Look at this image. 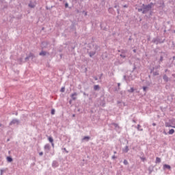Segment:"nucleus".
<instances>
[{
	"label": "nucleus",
	"instance_id": "obj_58",
	"mask_svg": "<svg viewBox=\"0 0 175 175\" xmlns=\"http://www.w3.org/2000/svg\"><path fill=\"white\" fill-rule=\"evenodd\" d=\"M59 1H62V0H59Z\"/></svg>",
	"mask_w": 175,
	"mask_h": 175
},
{
	"label": "nucleus",
	"instance_id": "obj_20",
	"mask_svg": "<svg viewBox=\"0 0 175 175\" xmlns=\"http://www.w3.org/2000/svg\"><path fill=\"white\" fill-rule=\"evenodd\" d=\"M142 126L140 124H138L137 126V131H143V129H141Z\"/></svg>",
	"mask_w": 175,
	"mask_h": 175
},
{
	"label": "nucleus",
	"instance_id": "obj_31",
	"mask_svg": "<svg viewBox=\"0 0 175 175\" xmlns=\"http://www.w3.org/2000/svg\"><path fill=\"white\" fill-rule=\"evenodd\" d=\"M123 163H124V165H128L129 163H128L127 160L124 159L123 161Z\"/></svg>",
	"mask_w": 175,
	"mask_h": 175
},
{
	"label": "nucleus",
	"instance_id": "obj_35",
	"mask_svg": "<svg viewBox=\"0 0 175 175\" xmlns=\"http://www.w3.org/2000/svg\"><path fill=\"white\" fill-rule=\"evenodd\" d=\"M0 172H1V175H2V174H3V172H5L3 170H0Z\"/></svg>",
	"mask_w": 175,
	"mask_h": 175
},
{
	"label": "nucleus",
	"instance_id": "obj_19",
	"mask_svg": "<svg viewBox=\"0 0 175 175\" xmlns=\"http://www.w3.org/2000/svg\"><path fill=\"white\" fill-rule=\"evenodd\" d=\"M8 162H13V159L11 157H7Z\"/></svg>",
	"mask_w": 175,
	"mask_h": 175
},
{
	"label": "nucleus",
	"instance_id": "obj_40",
	"mask_svg": "<svg viewBox=\"0 0 175 175\" xmlns=\"http://www.w3.org/2000/svg\"><path fill=\"white\" fill-rule=\"evenodd\" d=\"M83 95H86V96H88V94H86L85 92H83Z\"/></svg>",
	"mask_w": 175,
	"mask_h": 175
},
{
	"label": "nucleus",
	"instance_id": "obj_25",
	"mask_svg": "<svg viewBox=\"0 0 175 175\" xmlns=\"http://www.w3.org/2000/svg\"><path fill=\"white\" fill-rule=\"evenodd\" d=\"M135 91V89L133 88H131L130 90H128V92H133Z\"/></svg>",
	"mask_w": 175,
	"mask_h": 175
},
{
	"label": "nucleus",
	"instance_id": "obj_4",
	"mask_svg": "<svg viewBox=\"0 0 175 175\" xmlns=\"http://www.w3.org/2000/svg\"><path fill=\"white\" fill-rule=\"evenodd\" d=\"M124 80H125V81H126L128 83V81H132V80H133V78H132V76H129L128 78H126V76L124 75L123 77Z\"/></svg>",
	"mask_w": 175,
	"mask_h": 175
},
{
	"label": "nucleus",
	"instance_id": "obj_44",
	"mask_svg": "<svg viewBox=\"0 0 175 175\" xmlns=\"http://www.w3.org/2000/svg\"><path fill=\"white\" fill-rule=\"evenodd\" d=\"M65 7H66V8H68V3H66V4H65Z\"/></svg>",
	"mask_w": 175,
	"mask_h": 175
},
{
	"label": "nucleus",
	"instance_id": "obj_48",
	"mask_svg": "<svg viewBox=\"0 0 175 175\" xmlns=\"http://www.w3.org/2000/svg\"><path fill=\"white\" fill-rule=\"evenodd\" d=\"M118 85L120 87V85H121V83H118Z\"/></svg>",
	"mask_w": 175,
	"mask_h": 175
},
{
	"label": "nucleus",
	"instance_id": "obj_47",
	"mask_svg": "<svg viewBox=\"0 0 175 175\" xmlns=\"http://www.w3.org/2000/svg\"><path fill=\"white\" fill-rule=\"evenodd\" d=\"M51 145H52V146L54 147V143L53 142L51 143Z\"/></svg>",
	"mask_w": 175,
	"mask_h": 175
},
{
	"label": "nucleus",
	"instance_id": "obj_33",
	"mask_svg": "<svg viewBox=\"0 0 175 175\" xmlns=\"http://www.w3.org/2000/svg\"><path fill=\"white\" fill-rule=\"evenodd\" d=\"M162 61H163V56H161V57H160L159 62H162Z\"/></svg>",
	"mask_w": 175,
	"mask_h": 175
},
{
	"label": "nucleus",
	"instance_id": "obj_22",
	"mask_svg": "<svg viewBox=\"0 0 175 175\" xmlns=\"http://www.w3.org/2000/svg\"><path fill=\"white\" fill-rule=\"evenodd\" d=\"M46 51H41L40 53V55H42L43 57H44V55H46Z\"/></svg>",
	"mask_w": 175,
	"mask_h": 175
},
{
	"label": "nucleus",
	"instance_id": "obj_24",
	"mask_svg": "<svg viewBox=\"0 0 175 175\" xmlns=\"http://www.w3.org/2000/svg\"><path fill=\"white\" fill-rule=\"evenodd\" d=\"M48 140L50 143H53L54 139L51 137H49Z\"/></svg>",
	"mask_w": 175,
	"mask_h": 175
},
{
	"label": "nucleus",
	"instance_id": "obj_45",
	"mask_svg": "<svg viewBox=\"0 0 175 175\" xmlns=\"http://www.w3.org/2000/svg\"><path fill=\"white\" fill-rule=\"evenodd\" d=\"M133 53H136V49L133 50Z\"/></svg>",
	"mask_w": 175,
	"mask_h": 175
},
{
	"label": "nucleus",
	"instance_id": "obj_49",
	"mask_svg": "<svg viewBox=\"0 0 175 175\" xmlns=\"http://www.w3.org/2000/svg\"><path fill=\"white\" fill-rule=\"evenodd\" d=\"M133 122L136 123V120H133Z\"/></svg>",
	"mask_w": 175,
	"mask_h": 175
},
{
	"label": "nucleus",
	"instance_id": "obj_1",
	"mask_svg": "<svg viewBox=\"0 0 175 175\" xmlns=\"http://www.w3.org/2000/svg\"><path fill=\"white\" fill-rule=\"evenodd\" d=\"M152 5H154L152 3H150L148 5L142 4L141 8H138L137 10L138 12H142V14H147V13H150L151 14V9H152Z\"/></svg>",
	"mask_w": 175,
	"mask_h": 175
},
{
	"label": "nucleus",
	"instance_id": "obj_21",
	"mask_svg": "<svg viewBox=\"0 0 175 175\" xmlns=\"http://www.w3.org/2000/svg\"><path fill=\"white\" fill-rule=\"evenodd\" d=\"M174 133V129H172L169 131L168 135H173Z\"/></svg>",
	"mask_w": 175,
	"mask_h": 175
},
{
	"label": "nucleus",
	"instance_id": "obj_27",
	"mask_svg": "<svg viewBox=\"0 0 175 175\" xmlns=\"http://www.w3.org/2000/svg\"><path fill=\"white\" fill-rule=\"evenodd\" d=\"M159 68H161V66H155L154 68H153L152 70H151V72H153L154 69H159Z\"/></svg>",
	"mask_w": 175,
	"mask_h": 175
},
{
	"label": "nucleus",
	"instance_id": "obj_11",
	"mask_svg": "<svg viewBox=\"0 0 175 175\" xmlns=\"http://www.w3.org/2000/svg\"><path fill=\"white\" fill-rule=\"evenodd\" d=\"M52 166L53 167H58L59 166L58 161H54L52 163Z\"/></svg>",
	"mask_w": 175,
	"mask_h": 175
},
{
	"label": "nucleus",
	"instance_id": "obj_55",
	"mask_svg": "<svg viewBox=\"0 0 175 175\" xmlns=\"http://www.w3.org/2000/svg\"><path fill=\"white\" fill-rule=\"evenodd\" d=\"M114 154H117V152L115 151V152H114Z\"/></svg>",
	"mask_w": 175,
	"mask_h": 175
},
{
	"label": "nucleus",
	"instance_id": "obj_14",
	"mask_svg": "<svg viewBox=\"0 0 175 175\" xmlns=\"http://www.w3.org/2000/svg\"><path fill=\"white\" fill-rule=\"evenodd\" d=\"M163 169H168V170H170V169H172V167H170V165H167V164H165L163 165Z\"/></svg>",
	"mask_w": 175,
	"mask_h": 175
},
{
	"label": "nucleus",
	"instance_id": "obj_7",
	"mask_svg": "<svg viewBox=\"0 0 175 175\" xmlns=\"http://www.w3.org/2000/svg\"><path fill=\"white\" fill-rule=\"evenodd\" d=\"M71 98L72 100H76L77 99V93L75 92L70 95Z\"/></svg>",
	"mask_w": 175,
	"mask_h": 175
},
{
	"label": "nucleus",
	"instance_id": "obj_51",
	"mask_svg": "<svg viewBox=\"0 0 175 175\" xmlns=\"http://www.w3.org/2000/svg\"><path fill=\"white\" fill-rule=\"evenodd\" d=\"M165 72H167V69L165 70Z\"/></svg>",
	"mask_w": 175,
	"mask_h": 175
},
{
	"label": "nucleus",
	"instance_id": "obj_18",
	"mask_svg": "<svg viewBox=\"0 0 175 175\" xmlns=\"http://www.w3.org/2000/svg\"><path fill=\"white\" fill-rule=\"evenodd\" d=\"M84 140H86V142H88L90 140V137L85 136L82 139V142H84Z\"/></svg>",
	"mask_w": 175,
	"mask_h": 175
},
{
	"label": "nucleus",
	"instance_id": "obj_38",
	"mask_svg": "<svg viewBox=\"0 0 175 175\" xmlns=\"http://www.w3.org/2000/svg\"><path fill=\"white\" fill-rule=\"evenodd\" d=\"M116 158H117L116 157V155L112 156V159H116Z\"/></svg>",
	"mask_w": 175,
	"mask_h": 175
},
{
	"label": "nucleus",
	"instance_id": "obj_28",
	"mask_svg": "<svg viewBox=\"0 0 175 175\" xmlns=\"http://www.w3.org/2000/svg\"><path fill=\"white\" fill-rule=\"evenodd\" d=\"M159 72L158 71H155L153 72V76H159Z\"/></svg>",
	"mask_w": 175,
	"mask_h": 175
},
{
	"label": "nucleus",
	"instance_id": "obj_39",
	"mask_svg": "<svg viewBox=\"0 0 175 175\" xmlns=\"http://www.w3.org/2000/svg\"><path fill=\"white\" fill-rule=\"evenodd\" d=\"M94 80H96V81L98 80V77H94Z\"/></svg>",
	"mask_w": 175,
	"mask_h": 175
},
{
	"label": "nucleus",
	"instance_id": "obj_9",
	"mask_svg": "<svg viewBox=\"0 0 175 175\" xmlns=\"http://www.w3.org/2000/svg\"><path fill=\"white\" fill-rule=\"evenodd\" d=\"M36 6V2L30 1V3H29V8H33Z\"/></svg>",
	"mask_w": 175,
	"mask_h": 175
},
{
	"label": "nucleus",
	"instance_id": "obj_30",
	"mask_svg": "<svg viewBox=\"0 0 175 175\" xmlns=\"http://www.w3.org/2000/svg\"><path fill=\"white\" fill-rule=\"evenodd\" d=\"M147 88H148L147 86L143 87L144 92H147Z\"/></svg>",
	"mask_w": 175,
	"mask_h": 175
},
{
	"label": "nucleus",
	"instance_id": "obj_2",
	"mask_svg": "<svg viewBox=\"0 0 175 175\" xmlns=\"http://www.w3.org/2000/svg\"><path fill=\"white\" fill-rule=\"evenodd\" d=\"M14 124H16V125H18V124H20V120L17 119H14L10 122V125H14Z\"/></svg>",
	"mask_w": 175,
	"mask_h": 175
},
{
	"label": "nucleus",
	"instance_id": "obj_16",
	"mask_svg": "<svg viewBox=\"0 0 175 175\" xmlns=\"http://www.w3.org/2000/svg\"><path fill=\"white\" fill-rule=\"evenodd\" d=\"M129 151V148H128V146H126L123 149L124 152H128Z\"/></svg>",
	"mask_w": 175,
	"mask_h": 175
},
{
	"label": "nucleus",
	"instance_id": "obj_12",
	"mask_svg": "<svg viewBox=\"0 0 175 175\" xmlns=\"http://www.w3.org/2000/svg\"><path fill=\"white\" fill-rule=\"evenodd\" d=\"M48 45H49V43H47V42H42V49H46V47H47Z\"/></svg>",
	"mask_w": 175,
	"mask_h": 175
},
{
	"label": "nucleus",
	"instance_id": "obj_57",
	"mask_svg": "<svg viewBox=\"0 0 175 175\" xmlns=\"http://www.w3.org/2000/svg\"><path fill=\"white\" fill-rule=\"evenodd\" d=\"M143 161H144V159H142Z\"/></svg>",
	"mask_w": 175,
	"mask_h": 175
},
{
	"label": "nucleus",
	"instance_id": "obj_36",
	"mask_svg": "<svg viewBox=\"0 0 175 175\" xmlns=\"http://www.w3.org/2000/svg\"><path fill=\"white\" fill-rule=\"evenodd\" d=\"M64 150L66 151V152H67V154L69 152L68 150H66V148H64Z\"/></svg>",
	"mask_w": 175,
	"mask_h": 175
},
{
	"label": "nucleus",
	"instance_id": "obj_53",
	"mask_svg": "<svg viewBox=\"0 0 175 175\" xmlns=\"http://www.w3.org/2000/svg\"><path fill=\"white\" fill-rule=\"evenodd\" d=\"M115 126H117V124H114Z\"/></svg>",
	"mask_w": 175,
	"mask_h": 175
},
{
	"label": "nucleus",
	"instance_id": "obj_41",
	"mask_svg": "<svg viewBox=\"0 0 175 175\" xmlns=\"http://www.w3.org/2000/svg\"><path fill=\"white\" fill-rule=\"evenodd\" d=\"M152 126H157V124L152 123Z\"/></svg>",
	"mask_w": 175,
	"mask_h": 175
},
{
	"label": "nucleus",
	"instance_id": "obj_42",
	"mask_svg": "<svg viewBox=\"0 0 175 175\" xmlns=\"http://www.w3.org/2000/svg\"><path fill=\"white\" fill-rule=\"evenodd\" d=\"M0 126H1V128H3V124H0Z\"/></svg>",
	"mask_w": 175,
	"mask_h": 175
},
{
	"label": "nucleus",
	"instance_id": "obj_23",
	"mask_svg": "<svg viewBox=\"0 0 175 175\" xmlns=\"http://www.w3.org/2000/svg\"><path fill=\"white\" fill-rule=\"evenodd\" d=\"M156 163H161V158L159 157L156 158Z\"/></svg>",
	"mask_w": 175,
	"mask_h": 175
},
{
	"label": "nucleus",
	"instance_id": "obj_10",
	"mask_svg": "<svg viewBox=\"0 0 175 175\" xmlns=\"http://www.w3.org/2000/svg\"><path fill=\"white\" fill-rule=\"evenodd\" d=\"M152 42V43H154L155 44H158L159 43H160L159 38H153Z\"/></svg>",
	"mask_w": 175,
	"mask_h": 175
},
{
	"label": "nucleus",
	"instance_id": "obj_29",
	"mask_svg": "<svg viewBox=\"0 0 175 175\" xmlns=\"http://www.w3.org/2000/svg\"><path fill=\"white\" fill-rule=\"evenodd\" d=\"M120 57H121V58H126V55H124V54H122V53H121V54L120 55Z\"/></svg>",
	"mask_w": 175,
	"mask_h": 175
},
{
	"label": "nucleus",
	"instance_id": "obj_17",
	"mask_svg": "<svg viewBox=\"0 0 175 175\" xmlns=\"http://www.w3.org/2000/svg\"><path fill=\"white\" fill-rule=\"evenodd\" d=\"M99 85H95L94 86V91H98V90H99Z\"/></svg>",
	"mask_w": 175,
	"mask_h": 175
},
{
	"label": "nucleus",
	"instance_id": "obj_13",
	"mask_svg": "<svg viewBox=\"0 0 175 175\" xmlns=\"http://www.w3.org/2000/svg\"><path fill=\"white\" fill-rule=\"evenodd\" d=\"M163 80H164V81H165V83H167V81H169V77H167V75H164L163 76Z\"/></svg>",
	"mask_w": 175,
	"mask_h": 175
},
{
	"label": "nucleus",
	"instance_id": "obj_54",
	"mask_svg": "<svg viewBox=\"0 0 175 175\" xmlns=\"http://www.w3.org/2000/svg\"><path fill=\"white\" fill-rule=\"evenodd\" d=\"M85 16H87V12H85Z\"/></svg>",
	"mask_w": 175,
	"mask_h": 175
},
{
	"label": "nucleus",
	"instance_id": "obj_8",
	"mask_svg": "<svg viewBox=\"0 0 175 175\" xmlns=\"http://www.w3.org/2000/svg\"><path fill=\"white\" fill-rule=\"evenodd\" d=\"M123 62H124V61H122V60H116L114 62V65H116V66H118V65H122Z\"/></svg>",
	"mask_w": 175,
	"mask_h": 175
},
{
	"label": "nucleus",
	"instance_id": "obj_43",
	"mask_svg": "<svg viewBox=\"0 0 175 175\" xmlns=\"http://www.w3.org/2000/svg\"><path fill=\"white\" fill-rule=\"evenodd\" d=\"M164 135H167V133L166 131H163Z\"/></svg>",
	"mask_w": 175,
	"mask_h": 175
},
{
	"label": "nucleus",
	"instance_id": "obj_32",
	"mask_svg": "<svg viewBox=\"0 0 175 175\" xmlns=\"http://www.w3.org/2000/svg\"><path fill=\"white\" fill-rule=\"evenodd\" d=\"M51 113L52 115L55 114V109H52Z\"/></svg>",
	"mask_w": 175,
	"mask_h": 175
},
{
	"label": "nucleus",
	"instance_id": "obj_6",
	"mask_svg": "<svg viewBox=\"0 0 175 175\" xmlns=\"http://www.w3.org/2000/svg\"><path fill=\"white\" fill-rule=\"evenodd\" d=\"M33 58H35V55L30 53L27 57H25V61H28V59H33Z\"/></svg>",
	"mask_w": 175,
	"mask_h": 175
},
{
	"label": "nucleus",
	"instance_id": "obj_37",
	"mask_svg": "<svg viewBox=\"0 0 175 175\" xmlns=\"http://www.w3.org/2000/svg\"><path fill=\"white\" fill-rule=\"evenodd\" d=\"M39 155H40V157H42V155H43V152H40L39 153Z\"/></svg>",
	"mask_w": 175,
	"mask_h": 175
},
{
	"label": "nucleus",
	"instance_id": "obj_46",
	"mask_svg": "<svg viewBox=\"0 0 175 175\" xmlns=\"http://www.w3.org/2000/svg\"><path fill=\"white\" fill-rule=\"evenodd\" d=\"M135 69H136V66H134L133 70H135Z\"/></svg>",
	"mask_w": 175,
	"mask_h": 175
},
{
	"label": "nucleus",
	"instance_id": "obj_56",
	"mask_svg": "<svg viewBox=\"0 0 175 175\" xmlns=\"http://www.w3.org/2000/svg\"><path fill=\"white\" fill-rule=\"evenodd\" d=\"M70 103H72V100H70Z\"/></svg>",
	"mask_w": 175,
	"mask_h": 175
},
{
	"label": "nucleus",
	"instance_id": "obj_26",
	"mask_svg": "<svg viewBox=\"0 0 175 175\" xmlns=\"http://www.w3.org/2000/svg\"><path fill=\"white\" fill-rule=\"evenodd\" d=\"M119 51L121 53V54H123V55L126 54V51H125V50H121V51Z\"/></svg>",
	"mask_w": 175,
	"mask_h": 175
},
{
	"label": "nucleus",
	"instance_id": "obj_34",
	"mask_svg": "<svg viewBox=\"0 0 175 175\" xmlns=\"http://www.w3.org/2000/svg\"><path fill=\"white\" fill-rule=\"evenodd\" d=\"M62 92H65V88H61V90H60Z\"/></svg>",
	"mask_w": 175,
	"mask_h": 175
},
{
	"label": "nucleus",
	"instance_id": "obj_52",
	"mask_svg": "<svg viewBox=\"0 0 175 175\" xmlns=\"http://www.w3.org/2000/svg\"><path fill=\"white\" fill-rule=\"evenodd\" d=\"M173 59H175V56L173 57Z\"/></svg>",
	"mask_w": 175,
	"mask_h": 175
},
{
	"label": "nucleus",
	"instance_id": "obj_15",
	"mask_svg": "<svg viewBox=\"0 0 175 175\" xmlns=\"http://www.w3.org/2000/svg\"><path fill=\"white\" fill-rule=\"evenodd\" d=\"M95 54H96V52H95V51H90V52L89 53L90 57H94V55Z\"/></svg>",
	"mask_w": 175,
	"mask_h": 175
},
{
	"label": "nucleus",
	"instance_id": "obj_50",
	"mask_svg": "<svg viewBox=\"0 0 175 175\" xmlns=\"http://www.w3.org/2000/svg\"><path fill=\"white\" fill-rule=\"evenodd\" d=\"M75 116H76V115H75V114H73V115H72V117H75Z\"/></svg>",
	"mask_w": 175,
	"mask_h": 175
},
{
	"label": "nucleus",
	"instance_id": "obj_5",
	"mask_svg": "<svg viewBox=\"0 0 175 175\" xmlns=\"http://www.w3.org/2000/svg\"><path fill=\"white\" fill-rule=\"evenodd\" d=\"M165 126H166V128H175V125H172V123L169 122H166L165 123Z\"/></svg>",
	"mask_w": 175,
	"mask_h": 175
},
{
	"label": "nucleus",
	"instance_id": "obj_3",
	"mask_svg": "<svg viewBox=\"0 0 175 175\" xmlns=\"http://www.w3.org/2000/svg\"><path fill=\"white\" fill-rule=\"evenodd\" d=\"M45 152L46 153H49L50 152V149L51 148V146H50V144H46L44 147Z\"/></svg>",
	"mask_w": 175,
	"mask_h": 175
}]
</instances>
